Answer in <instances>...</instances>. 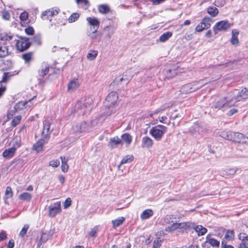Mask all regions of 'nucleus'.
<instances>
[{"label":"nucleus","mask_w":248,"mask_h":248,"mask_svg":"<svg viewBox=\"0 0 248 248\" xmlns=\"http://www.w3.org/2000/svg\"><path fill=\"white\" fill-rule=\"evenodd\" d=\"M87 21L88 22V24L93 27L94 30L93 31V33H95L97 32V31L99 28L100 22L95 17H89L87 18Z\"/></svg>","instance_id":"2eb2a0df"},{"label":"nucleus","mask_w":248,"mask_h":248,"mask_svg":"<svg viewBox=\"0 0 248 248\" xmlns=\"http://www.w3.org/2000/svg\"><path fill=\"white\" fill-rule=\"evenodd\" d=\"M124 219H125L124 217H120L115 220H112V222L113 223V227L116 228L119 226L120 225L123 224Z\"/></svg>","instance_id":"37998d69"},{"label":"nucleus","mask_w":248,"mask_h":248,"mask_svg":"<svg viewBox=\"0 0 248 248\" xmlns=\"http://www.w3.org/2000/svg\"><path fill=\"white\" fill-rule=\"evenodd\" d=\"M98 121L99 119H96L90 123H88L85 121L78 123L73 126V131L76 134L88 132L93 126H94L98 124Z\"/></svg>","instance_id":"39448f33"},{"label":"nucleus","mask_w":248,"mask_h":248,"mask_svg":"<svg viewBox=\"0 0 248 248\" xmlns=\"http://www.w3.org/2000/svg\"><path fill=\"white\" fill-rule=\"evenodd\" d=\"M236 172V170L234 168H230L227 170L226 173L228 175H234Z\"/></svg>","instance_id":"4d7b16f0"},{"label":"nucleus","mask_w":248,"mask_h":248,"mask_svg":"<svg viewBox=\"0 0 248 248\" xmlns=\"http://www.w3.org/2000/svg\"><path fill=\"white\" fill-rule=\"evenodd\" d=\"M9 54L8 46L5 45H0V58H3Z\"/></svg>","instance_id":"c756f323"},{"label":"nucleus","mask_w":248,"mask_h":248,"mask_svg":"<svg viewBox=\"0 0 248 248\" xmlns=\"http://www.w3.org/2000/svg\"><path fill=\"white\" fill-rule=\"evenodd\" d=\"M155 127H157V128H159L160 129V130H162L163 132V133H164L166 132L167 129V128L166 126H165L163 125H160V124L157 125Z\"/></svg>","instance_id":"e2e57ef3"},{"label":"nucleus","mask_w":248,"mask_h":248,"mask_svg":"<svg viewBox=\"0 0 248 248\" xmlns=\"http://www.w3.org/2000/svg\"><path fill=\"white\" fill-rule=\"evenodd\" d=\"M173 215H167L165 217V221L167 223H173V221L171 220V219H173Z\"/></svg>","instance_id":"864d4df0"},{"label":"nucleus","mask_w":248,"mask_h":248,"mask_svg":"<svg viewBox=\"0 0 248 248\" xmlns=\"http://www.w3.org/2000/svg\"><path fill=\"white\" fill-rule=\"evenodd\" d=\"M121 140L118 137H114L110 139L109 144L111 147H114L120 144Z\"/></svg>","instance_id":"473e14b6"},{"label":"nucleus","mask_w":248,"mask_h":248,"mask_svg":"<svg viewBox=\"0 0 248 248\" xmlns=\"http://www.w3.org/2000/svg\"><path fill=\"white\" fill-rule=\"evenodd\" d=\"M49 238V234L43 232L40 238V241L42 243H45Z\"/></svg>","instance_id":"09e8293b"},{"label":"nucleus","mask_w":248,"mask_h":248,"mask_svg":"<svg viewBox=\"0 0 248 248\" xmlns=\"http://www.w3.org/2000/svg\"><path fill=\"white\" fill-rule=\"evenodd\" d=\"M172 32L170 31L165 32L160 36L159 41L161 42H164L168 40L172 36Z\"/></svg>","instance_id":"72a5a7b5"},{"label":"nucleus","mask_w":248,"mask_h":248,"mask_svg":"<svg viewBox=\"0 0 248 248\" xmlns=\"http://www.w3.org/2000/svg\"><path fill=\"white\" fill-rule=\"evenodd\" d=\"M49 71V65L45 62H43L41 63L40 68L38 70V74L41 77H44L46 75Z\"/></svg>","instance_id":"f3484780"},{"label":"nucleus","mask_w":248,"mask_h":248,"mask_svg":"<svg viewBox=\"0 0 248 248\" xmlns=\"http://www.w3.org/2000/svg\"><path fill=\"white\" fill-rule=\"evenodd\" d=\"M132 76L133 73H132L131 70H129L124 72L122 77H119L115 78L113 84H119L123 81H125V83L127 84L132 78Z\"/></svg>","instance_id":"9d476101"},{"label":"nucleus","mask_w":248,"mask_h":248,"mask_svg":"<svg viewBox=\"0 0 248 248\" xmlns=\"http://www.w3.org/2000/svg\"><path fill=\"white\" fill-rule=\"evenodd\" d=\"M231 26V24L227 20H222L217 22L213 27V29L216 34L218 31H227Z\"/></svg>","instance_id":"423d86ee"},{"label":"nucleus","mask_w":248,"mask_h":248,"mask_svg":"<svg viewBox=\"0 0 248 248\" xmlns=\"http://www.w3.org/2000/svg\"><path fill=\"white\" fill-rule=\"evenodd\" d=\"M32 43L39 46L41 44V40L40 36H34L32 39Z\"/></svg>","instance_id":"5fc2aeb1"},{"label":"nucleus","mask_w":248,"mask_h":248,"mask_svg":"<svg viewBox=\"0 0 248 248\" xmlns=\"http://www.w3.org/2000/svg\"><path fill=\"white\" fill-rule=\"evenodd\" d=\"M239 239L242 241L239 248H248V235L245 233H240Z\"/></svg>","instance_id":"dca6fc26"},{"label":"nucleus","mask_w":248,"mask_h":248,"mask_svg":"<svg viewBox=\"0 0 248 248\" xmlns=\"http://www.w3.org/2000/svg\"><path fill=\"white\" fill-rule=\"evenodd\" d=\"M33 52H30L24 53L22 55L21 58L25 61L26 63L29 64L33 59Z\"/></svg>","instance_id":"393cba45"},{"label":"nucleus","mask_w":248,"mask_h":248,"mask_svg":"<svg viewBox=\"0 0 248 248\" xmlns=\"http://www.w3.org/2000/svg\"><path fill=\"white\" fill-rule=\"evenodd\" d=\"M13 196V193L12 190V188L10 186H7L6 188V190L4 193V196L3 199L4 200L5 203H7V200L11 198Z\"/></svg>","instance_id":"c85d7f7f"},{"label":"nucleus","mask_w":248,"mask_h":248,"mask_svg":"<svg viewBox=\"0 0 248 248\" xmlns=\"http://www.w3.org/2000/svg\"><path fill=\"white\" fill-rule=\"evenodd\" d=\"M98 54V51L96 50H91L87 54V57L88 60L92 61L94 60Z\"/></svg>","instance_id":"a19ab883"},{"label":"nucleus","mask_w":248,"mask_h":248,"mask_svg":"<svg viewBox=\"0 0 248 248\" xmlns=\"http://www.w3.org/2000/svg\"><path fill=\"white\" fill-rule=\"evenodd\" d=\"M93 100L91 97L81 98L75 105V110L79 115H85L90 113L93 108Z\"/></svg>","instance_id":"f03ea898"},{"label":"nucleus","mask_w":248,"mask_h":248,"mask_svg":"<svg viewBox=\"0 0 248 248\" xmlns=\"http://www.w3.org/2000/svg\"><path fill=\"white\" fill-rule=\"evenodd\" d=\"M206 242L208 243L210 245L214 247H218L219 246V242L218 241L215 239L210 238L209 235L206 236Z\"/></svg>","instance_id":"2f4dec72"},{"label":"nucleus","mask_w":248,"mask_h":248,"mask_svg":"<svg viewBox=\"0 0 248 248\" xmlns=\"http://www.w3.org/2000/svg\"><path fill=\"white\" fill-rule=\"evenodd\" d=\"M48 140H46L42 137L35 144H34L33 148L37 152L42 150L44 144L47 142Z\"/></svg>","instance_id":"a211bd4d"},{"label":"nucleus","mask_w":248,"mask_h":248,"mask_svg":"<svg viewBox=\"0 0 248 248\" xmlns=\"http://www.w3.org/2000/svg\"><path fill=\"white\" fill-rule=\"evenodd\" d=\"M21 117L20 116H16L12 121V125L16 126L21 121Z\"/></svg>","instance_id":"de8ad7c7"},{"label":"nucleus","mask_w":248,"mask_h":248,"mask_svg":"<svg viewBox=\"0 0 248 248\" xmlns=\"http://www.w3.org/2000/svg\"><path fill=\"white\" fill-rule=\"evenodd\" d=\"M115 28L111 26H107L103 29V31L106 33V36L108 38L110 39L114 33Z\"/></svg>","instance_id":"412c9836"},{"label":"nucleus","mask_w":248,"mask_h":248,"mask_svg":"<svg viewBox=\"0 0 248 248\" xmlns=\"http://www.w3.org/2000/svg\"><path fill=\"white\" fill-rule=\"evenodd\" d=\"M50 123L47 121H45L44 122V127L41 135L42 137L46 140H49L50 138V135L52 132V130H50Z\"/></svg>","instance_id":"9b49d317"},{"label":"nucleus","mask_w":248,"mask_h":248,"mask_svg":"<svg viewBox=\"0 0 248 248\" xmlns=\"http://www.w3.org/2000/svg\"><path fill=\"white\" fill-rule=\"evenodd\" d=\"M203 124L201 123H194L189 129V131L192 134L200 133L203 131Z\"/></svg>","instance_id":"4468645a"},{"label":"nucleus","mask_w":248,"mask_h":248,"mask_svg":"<svg viewBox=\"0 0 248 248\" xmlns=\"http://www.w3.org/2000/svg\"><path fill=\"white\" fill-rule=\"evenodd\" d=\"M118 99V95L116 92H112L107 96L104 102L105 106L108 108L113 106Z\"/></svg>","instance_id":"6e6552de"},{"label":"nucleus","mask_w":248,"mask_h":248,"mask_svg":"<svg viewBox=\"0 0 248 248\" xmlns=\"http://www.w3.org/2000/svg\"><path fill=\"white\" fill-rule=\"evenodd\" d=\"M19 199L24 201H30L31 198V195L27 192H24L19 197Z\"/></svg>","instance_id":"79ce46f5"},{"label":"nucleus","mask_w":248,"mask_h":248,"mask_svg":"<svg viewBox=\"0 0 248 248\" xmlns=\"http://www.w3.org/2000/svg\"><path fill=\"white\" fill-rule=\"evenodd\" d=\"M154 212L151 209L144 210L140 215V218L142 220L146 219L153 216Z\"/></svg>","instance_id":"b1692460"},{"label":"nucleus","mask_w":248,"mask_h":248,"mask_svg":"<svg viewBox=\"0 0 248 248\" xmlns=\"http://www.w3.org/2000/svg\"><path fill=\"white\" fill-rule=\"evenodd\" d=\"M231 42L232 45H238L239 43V40L237 36H232Z\"/></svg>","instance_id":"13d9d810"},{"label":"nucleus","mask_w":248,"mask_h":248,"mask_svg":"<svg viewBox=\"0 0 248 248\" xmlns=\"http://www.w3.org/2000/svg\"><path fill=\"white\" fill-rule=\"evenodd\" d=\"M194 230L198 236L203 235L207 232V229L202 225L195 226Z\"/></svg>","instance_id":"cd10ccee"},{"label":"nucleus","mask_w":248,"mask_h":248,"mask_svg":"<svg viewBox=\"0 0 248 248\" xmlns=\"http://www.w3.org/2000/svg\"><path fill=\"white\" fill-rule=\"evenodd\" d=\"M13 35L7 34H1L0 35V39L2 41H10L13 38Z\"/></svg>","instance_id":"49530a36"},{"label":"nucleus","mask_w":248,"mask_h":248,"mask_svg":"<svg viewBox=\"0 0 248 248\" xmlns=\"http://www.w3.org/2000/svg\"><path fill=\"white\" fill-rule=\"evenodd\" d=\"M150 134L157 140H160L164 133L157 127H153L150 130Z\"/></svg>","instance_id":"ddd939ff"},{"label":"nucleus","mask_w":248,"mask_h":248,"mask_svg":"<svg viewBox=\"0 0 248 248\" xmlns=\"http://www.w3.org/2000/svg\"><path fill=\"white\" fill-rule=\"evenodd\" d=\"M248 90L244 88L241 91L234 90L228 93L226 95L216 100L214 103L215 108L225 111L232 107L236 106V103L246 99Z\"/></svg>","instance_id":"f257e3e1"},{"label":"nucleus","mask_w":248,"mask_h":248,"mask_svg":"<svg viewBox=\"0 0 248 248\" xmlns=\"http://www.w3.org/2000/svg\"><path fill=\"white\" fill-rule=\"evenodd\" d=\"M16 151L15 148L11 147L3 152V156L5 158H11L14 156Z\"/></svg>","instance_id":"bb28decb"},{"label":"nucleus","mask_w":248,"mask_h":248,"mask_svg":"<svg viewBox=\"0 0 248 248\" xmlns=\"http://www.w3.org/2000/svg\"><path fill=\"white\" fill-rule=\"evenodd\" d=\"M161 246V244L159 242L158 240H155L153 243L154 248H159Z\"/></svg>","instance_id":"0e129e2a"},{"label":"nucleus","mask_w":248,"mask_h":248,"mask_svg":"<svg viewBox=\"0 0 248 248\" xmlns=\"http://www.w3.org/2000/svg\"><path fill=\"white\" fill-rule=\"evenodd\" d=\"M183 222L181 223H173V224L168 226L166 230L168 232H173L177 229H184Z\"/></svg>","instance_id":"6ab92c4d"},{"label":"nucleus","mask_w":248,"mask_h":248,"mask_svg":"<svg viewBox=\"0 0 248 248\" xmlns=\"http://www.w3.org/2000/svg\"><path fill=\"white\" fill-rule=\"evenodd\" d=\"M181 69L177 68V69H170L166 71V77L167 78H172L178 73H182Z\"/></svg>","instance_id":"5701e85b"},{"label":"nucleus","mask_w":248,"mask_h":248,"mask_svg":"<svg viewBox=\"0 0 248 248\" xmlns=\"http://www.w3.org/2000/svg\"><path fill=\"white\" fill-rule=\"evenodd\" d=\"M61 211V202H57L54 204V206L49 207V216L54 217L57 214L60 213Z\"/></svg>","instance_id":"f8f14e48"},{"label":"nucleus","mask_w":248,"mask_h":248,"mask_svg":"<svg viewBox=\"0 0 248 248\" xmlns=\"http://www.w3.org/2000/svg\"><path fill=\"white\" fill-rule=\"evenodd\" d=\"M16 48L20 51L27 49L31 46L29 39L26 38H20L16 43Z\"/></svg>","instance_id":"1a4fd4ad"},{"label":"nucleus","mask_w":248,"mask_h":248,"mask_svg":"<svg viewBox=\"0 0 248 248\" xmlns=\"http://www.w3.org/2000/svg\"><path fill=\"white\" fill-rule=\"evenodd\" d=\"M99 12L102 14H107L109 12V7L105 4L99 5L98 6Z\"/></svg>","instance_id":"e433bc0d"},{"label":"nucleus","mask_w":248,"mask_h":248,"mask_svg":"<svg viewBox=\"0 0 248 248\" xmlns=\"http://www.w3.org/2000/svg\"><path fill=\"white\" fill-rule=\"evenodd\" d=\"M207 11L213 17L216 16L218 13V9L215 7H209Z\"/></svg>","instance_id":"c9c22d12"},{"label":"nucleus","mask_w":248,"mask_h":248,"mask_svg":"<svg viewBox=\"0 0 248 248\" xmlns=\"http://www.w3.org/2000/svg\"><path fill=\"white\" fill-rule=\"evenodd\" d=\"M59 13L58 11L53 8L49 9L48 11L44 12L42 14L43 16H52L54 15L58 14Z\"/></svg>","instance_id":"f704fd0d"},{"label":"nucleus","mask_w":248,"mask_h":248,"mask_svg":"<svg viewBox=\"0 0 248 248\" xmlns=\"http://www.w3.org/2000/svg\"><path fill=\"white\" fill-rule=\"evenodd\" d=\"M29 226L28 225H25L24 227L22 228V229L21 230L19 233V236L23 237L26 234L27 231L29 229Z\"/></svg>","instance_id":"8fccbe9b"},{"label":"nucleus","mask_w":248,"mask_h":248,"mask_svg":"<svg viewBox=\"0 0 248 248\" xmlns=\"http://www.w3.org/2000/svg\"><path fill=\"white\" fill-rule=\"evenodd\" d=\"M28 14L27 12H23L20 16V18L22 21H25L28 18Z\"/></svg>","instance_id":"680f3d73"},{"label":"nucleus","mask_w":248,"mask_h":248,"mask_svg":"<svg viewBox=\"0 0 248 248\" xmlns=\"http://www.w3.org/2000/svg\"><path fill=\"white\" fill-rule=\"evenodd\" d=\"M221 136L226 140L242 144L248 145V137L243 134L233 132H223Z\"/></svg>","instance_id":"7ed1b4c3"},{"label":"nucleus","mask_w":248,"mask_h":248,"mask_svg":"<svg viewBox=\"0 0 248 248\" xmlns=\"http://www.w3.org/2000/svg\"><path fill=\"white\" fill-rule=\"evenodd\" d=\"M25 32L28 35H32L33 33L34 30L33 28L31 27H28L26 29H25Z\"/></svg>","instance_id":"bf43d9fd"},{"label":"nucleus","mask_w":248,"mask_h":248,"mask_svg":"<svg viewBox=\"0 0 248 248\" xmlns=\"http://www.w3.org/2000/svg\"><path fill=\"white\" fill-rule=\"evenodd\" d=\"M72 201L70 198H68L64 203V208H67L69 207L71 204Z\"/></svg>","instance_id":"052dcab7"},{"label":"nucleus","mask_w":248,"mask_h":248,"mask_svg":"<svg viewBox=\"0 0 248 248\" xmlns=\"http://www.w3.org/2000/svg\"><path fill=\"white\" fill-rule=\"evenodd\" d=\"M79 86V81L77 79L71 80L68 84V90L69 92H73L77 89Z\"/></svg>","instance_id":"aec40b11"},{"label":"nucleus","mask_w":248,"mask_h":248,"mask_svg":"<svg viewBox=\"0 0 248 248\" xmlns=\"http://www.w3.org/2000/svg\"><path fill=\"white\" fill-rule=\"evenodd\" d=\"M133 159H134V156L133 155H127L125 156L122 159L120 165H118V170L120 169V167L122 165L126 164V163H130L131 162H132L133 160Z\"/></svg>","instance_id":"a878e982"},{"label":"nucleus","mask_w":248,"mask_h":248,"mask_svg":"<svg viewBox=\"0 0 248 248\" xmlns=\"http://www.w3.org/2000/svg\"><path fill=\"white\" fill-rule=\"evenodd\" d=\"M184 225V229L186 230L188 229H194V228L195 227V224L194 223L191 222H183Z\"/></svg>","instance_id":"a18cd8bd"},{"label":"nucleus","mask_w":248,"mask_h":248,"mask_svg":"<svg viewBox=\"0 0 248 248\" xmlns=\"http://www.w3.org/2000/svg\"><path fill=\"white\" fill-rule=\"evenodd\" d=\"M49 165L53 167H57L60 165V161L58 159L53 160L50 161Z\"/></svg>","instance_id":"603ef678"},{"label":"nucleus","mask_w":248,"mask_h":248,"mask_svg":"<svg viewBox=\"0 0 248 248\" xmlns=\"http://www.w3.org/2000/svg\"><path fill=\"white\" fill-rule=\"evenodd\" d=\"M97 229H98L96 227H95L93 228L92 229L89 233V235L91 237H95Z\"/></svg>","instance_id":"6e6d98bb"},{"label":"nucleus","mask_w":248,"mask_h":248,"mask_svg":"<svg viewBox=\"0 0 248 248\" xmlns=\"http://www.w3.org/2000/svg\"><path fill=\"white\" fill-rule=\"evenodd\" d=\"M11 144H12V148H15V150L20 146V139L17 137H15L11 141Z\"/></svg>","instance_id":"4c0bfd02"},{"label":"nucleus","mask_w":248,"mask_h":248,"mask_svg":"<svg viewBox=\"0 0 248 248\" xmlns=\"http://www.w3.org/2000/svg\"><path fill=\"white\" fill-rule=\"evenodd\" d=\"M238 110L236 108L231 109L228 112L227 114L229 116H232L234 113L237 112Z\"/></svg>","instance_id":"69168bd1"},{"label":"nucleus","mask_w":248,"mask_h":248,"mask_svg":"<svg viewBox=\"0 0 248 248\" xmlns=\"http://www.w3.org/2000/svg\"><path fill=\"white\" fill-rule=\"evenodd\" d=\"M213 20L209 17H205L201 22L197 26L195 31L197 32H201L205 29L209 28L211 27Z\"/></svg>","instance_id":"0eeeda50"},{"label":"nucleus","mask_w":248,"mask_h":248,"mask_svg":"<svg viewBox=\"0 0 248 248\" xmlns=\"http://www.w3.org/2000/svg\"><path fill=\"white\" fill-rule=\"evenodd\" d=\"M2 18L4 20H9L10 18V15L9 13L7 11H2Z\"/></svg>","instance_id":"3c124183"},{"label":"nucleus","mask_w":248,"mask_h":248,"mask_svg":"<svg viewBox=\"0 0 248 248\" xmlns=\"http://www.w3.org/2000/svg\"><path fill=\"white\" fill-rule=\"evenodd\" d=\"M224 241H222L221 242V248H234L232 245H227L224 244Z\"/></svg>","instance_id":"774afa93"},{"label":"nucleus","mask_w":248,"mask_h":248,"mask_svg":"<svg viewBox=\"0 0 248 248\" xmlns=\"http://www.w3.org/2000/svg\"><path fill=\"white\" fill-rule=\"evenodd\" d=\"M61 159L62 160V170L65 172L68 171L69 166L67 163L68 159L65 156H61Z\"/></svg>","instance_id":"7c9ffc66"},{"label":"nucleus","mask_w":248,"mask_h":248,"mask_svg":"<svg viewBox=\"0 0 248 248\" xmlns=\"http://www.w3.org/2000/svg\"><path fill=\"white\" fill-rule=\"evenodd\" d=\"M209 82L210 81H207L206 79L195 81L192 83L183 85L181 87L180 92L183 94L189 93L199 89Z\"/></svg>","instance_id":"20e7f679"},{"label":"nucleus","mask_w":248,"mask_h":248,"mask_svg":"<svg viewBox=\"0 0 248 248\" xmlns=\"http://www.w3.org/2000/svg\"><path fill=\"white\" fill-rule=\"evenodd\" d=\"M234 237V231L233 230H228L225 235V239L231 241L233 239Z\"/></svg>","instance_id":"58836bf2"},{"label":"nucleus","mask_w":248,"mask_h":248,"mask_svg":"<svg viewBox=\"0 0 248 248\" xmlns=\"http://www.w3.org/2000/svg\"><path fill=\"white\" fill-rule=\"evenodd\" d=\"M7 247L8 248H13L14 247V241L13 239H11L9 240Z\"/></svg>","instance_id":"338daca9"},{"label":"nucleus","mask_w":248,"mask_h":248,"mask_svg":"<svg viewBox=\"0 0 248 248\" xmlns=\"http://www.w3.org/2000/svg\"><path fill=\"white\" fill-rule=\"evenodd\" d=\"M79 15L78 13H75L70 16L68 18V21L69 23H73L79 18Z\"/></svg>","instance_id":"c03bdc74"},{"label":"nucleus","mask_w":248,"mask_h":248,"mask_svg":"<svg viewBox=\"0 0 248 248\" xmlns=\"http://www.w3.org/2000/svg\"><path fill=\"white\" fill-rule=\"evenodd\" d=\"M122 140L128 145H129L132 141L131 136L128 134L125 133L122 136Z\"/></svg>","instance_id":"ea45409f"},{"label":"nucleus","mask_w":248,"mask_h":248,"mask_svg":"<svg viewBox=\"0 0 248 248\" xmlns=\"http://www.w3.org/2000/svg\"><path fill=\"white\" fill-rule=\"evenodd\" d=\"M153 145V140L148 137H144L142 139V146L147 148H150Z\"/></svg>","instance_id":"4be33fe9"}]
</instances>
